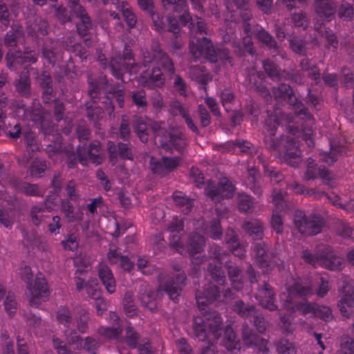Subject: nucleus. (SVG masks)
<instances>
[{"mask_svg":"<svg viewBox=\"0 0 354 354\" xmlns=\"http://www.w3.org/2000/svg\"><path fill=\"white\" fill-rule=\"evenodd\" d=\"M140 65L145 69L140 73L137 81L148 89L162 88L165 85V76L162 69L168 77H171L176 71L174 62L157 40L151 41L149 49L142 50Z\"/></svg>","mask_w":354,"mask_h":354,"instance_id":"1","label":"nucleus"},{"mask_svg":"<svg viewBox=\"0 0 354 354\" xmlns=\"http://www.w3.org/2000/svg\"><path fill=\"white\" fill-rule=\"evenodd\" d=\"M279 121L276 115H268L265 120L263 133V145L270 151L281 155L283 162L292 167H298L300 162V151L297 142L292 137L281 136L275 138Z\"/></svg>","mask_w":354,"mask_h":354,"instance_id":"2","label":"nucleus"},{"mask_svg":"<svg viewBox=\"0 0 354 354\" xmlns=\"http://www.w3.org/2000/svg\"><path fill=\"white\" fill-rule=\"evenodd\" d=\"M287 293H283L281 296V300L283 301V306L286 308L293 311L299 310L304 314L311 312L314 313L315 307L310 304L297 301V297L306 300L308 297L313 294L311 282L308 279H297L287 288Z\"/></svg>","mask_w":354,"mask_h":354,"instance_id":"3","label":"nucleus"},{"mask_svg":"<svg viewBox=\"0 0 354 354\" xmlns=\"http://www.w3.org/2000/svg\"><path fill=\"white\" fill-rule=\"evenodd\" d=\"M109 68L115 78L127 83L131 80V75L139 72L140 65L136 62L131 46L125 44L122 53L111 58Z\"/></svg>","mask_w":354,"mask_h":354,"instance_id":"4","label":"nucleus"},{"mask_svg":"<svg viewBox=\"0 0 354 354\" xmlns=\"http://www.w3.org/2000/svg\"><path fill=\"white\" fill-rule=\"evenodd\" d=\"M192 328L194 335L199 341L205 342L212 335L214 339L220 338L223 331V319L216 311L194 317Z\"/></svg>","mask_w":354,"mask_h":354,"instance_id":"5","label":"nucleus"},{"mask_svg":"<svg viewBox=\"0 0 354 354\" xmlns=\"http://www.w3.org/2000/svg\"><path fill=\"white\" fill-rule=\"evenodd\" d=\"M152 129L160 147L165 151L173 152V149H175L182 154L184 153L188 145V140L184 133L174 129H167L159 122H155Z\"/></svg>","mask_w":354,"mask_h":354,"instance_id":"6","label":"nucleus"},{"mask_svg":"<svg viewBox=\"0 0 354 354\" xmlns=\"http://www.w3.org/2000/svg\"><path fill=\"white\" fill-rule=\"evenodd\" d=\"M21 274L29 290V305L33 308H39L43 302L48 299L50 295L46 279L40 274L36 277L32 284V273L29 266H25L21 270Z\"/></svg>","mask_w":354,"mask_h":354,"instance_id":"7","label":"nucleus"},{"mask_svg":"<svg viewBox=\"0 0 354 354\" xmlns=\"http://www.w3.org/2000/svg\"><path fill=\"white\" fill-rule=\"evenodd\" d=\"M162 2L166 9H169L171 6L174 12L180 14L179 20L183 26H187L192 29L196 25L201 34L207 33V25L204 20L197 16L193 18L190 15L186 0H162Z\"/></svg>","mask_w":354,"mask_h":354,"instance_id":"8","label":"nucleus"},{"mask_svg":"<svg viewBox=\"0 0 354 354\" xmlns=\"http://www.w3.org/2000/svg\"><path fill=\"white\" fill-rule=\"evenodd\" d=\"M293 223L298 231L305 235H316L321 232L325 224L322 216L311 214L306 216L301 210H296L294 214Z\"/></svg>","mask_w":354,"mask_h":354,"instance_id":"9","label":"nucleus"},{"mask_svg":"<svg viewBox=\"0 0 354 354\" xmlns=\"http://www.w3.org/2000/svg\"><path fill=\"white\" fill-rule=\"evenodd\" d=\"M173 270L174 273L163 285V290L169 299L176 303L181 295L183 288L186 285L187 276L180 265H174Z\"/></svg>","mask_w":354,"mask_h":354,"instance_id":"10","label":"nucleus"},{"mask_svg":"<svg viewBox=\"0 0 354 354\" xmlns=\"http://www.w3.org/2000/svg\"><path fill=\"white\" fill-rule=\"evenodd\" d=\"M235 186L226 177L220 179L216 185L212 181H208L205 188V193L212 201L217 203L224 198H231L235 192Z\"/></svg>","mask_w":354,"mask_h":354,"instance_id":"11","label":"nucleus"},{"mask_svg":"<svg viewBox=\"0 0 354 354\" xmlns=\"http://www.w3.org/2000/svg\"><path fill=\"white\" fill-rule=\"evenodd\" d=\"M189 48L193 61L205 58L211 63H216V57L212 54L214 46L212 41L207 37L192 39L189 41Z\"/></svg>","mask_w":354,"mask_h":354,"instance_id":"12","label":"nucleus"},{"mask_svg":"<svg viewBox=\"0 0 354 354\" xmlns=\"http://www.w3.org/2000/svg\"><path fill=\"white\" fill-rule=\"evenodd\" d=\"M88 95L95 103H99L101 100V91L105 95L113 94L118 89L109 82L106 75L101 74L97 77L88 76Z\"/></svg>","mask_w":354,"mask_h":354,"instance_id":"13","label":"nucleus"},{"mask_svg":"<svg viewBox=\"0 0 354 354\" xmlns=\"http://www.w3.org/2000/svg\"><path fill=\"white\" fill-rule=\"evenodd\" d=\"M255 298L259 301V305L265 309L270 311H274L278 309L276 292L268 282L263 281L261 285L259 286Z\"/></svg>","mask_w":354,"mask_h":354,"instance_id":"14","label":"nucleus"},{"mask_svg":"<svg viewBox=\"0 0 354 354\" xmlns=\"http://www.w3.org/2000/svg\"><path fill=\"white\" fill-rule=\"evenodd\" d=\"M102 147L98 140H94L89 145L88 149L86 145H80L77 147L79 162L82 165H86L88 159L96 165H100L102 161V156L101 154Z\"/></svg>","mask_w":354,"mask_h":354,"instance_id":"15","label":"nucleus"},{"mask_svg":"<svg viewBox=\"0 0 354 354\" xmlns=\"http://www.w3.org/2000/svg\"><path fill=\"white\" fill-rule=\"evenodd\" d=\"M318 254L320 265L330 270H340L343 264V259L337 255L330 245H321L318 246Z\"/></svg>","mask_w":354,"mask_h":354,"instance_id":"16","label":"nucleus"},{"mask_svg":"<svg viewBox=\"0 0 354 354\" xmlns=\"http://www.w3.org/2000/svg\"><path fill=\"white\" fill-rule=\"evenodd\" d=\"M241 334L243 342L247 346L255 348L263 353L269 352L268 341L256 334L246 322L242 325Z\"/></svg>","mask_w":354,"mask_h":354,"instance_id":"17","label":"nucleus"},{"mask_svg":"<svg viewBox=\"0 0 354 354\" xmlns=\"http://www.w3.org/2000/svg\"><path fill=\"white\" fill-rule=\"evenodd\" d=\"M252 250L257 263L263 268L269 266L270 262L275 257L270 245L266 241H259L254 242Z\"/></svg>","mask_w":354,"mask_h":354,"instance_id":"18","label":"nucleus"},{"mask_svg":"<svg viewBox=\"0 0 354 354\" xmlns=\"http://www.w3.org/2000/svg\"><path fill=\"white\" fill-rule=\"evenodd\" d=\"M196 303L199 308L205 310V306L208 303H212L220 300V288L212 283H209L205 286L204 290L201 291L197 290L195 295Z\"/></svg>","mask_w":354,"mask_h":354,"instance_id":"19","label":"nucleus"},{"mask_svg":"<svg viewBox=\"0 0 354 354\" xmlns=\"http://www.w3.org/2000/svg\"><path fill=\"white\" fill-rule=\"evenodd\" d=\"M232 288L236 290H241L243 287V268L232 259H228L223 263Z\"/></svg>","mask_w":354,"mask_h":354,"instance_id":"20","label":"nucleus"},{"mask_svg":"<svg viewBox=\"0 0 354 354\" xmlns=\"http://www.w3.org/2000/svg\"><path fill=\"white\" fill-rule=\"evenodd\" d=\"M128 142H119L117 145L111 141L108 142L107 150L111 160L117 159L119 156L122 160L133 159V146Z\"/></svg>","mask_w":354,"mask_h":354,"instance_id":"21","label":"nucleus"},{"mask_svg":"<svg viewBox=\"0 0 354 354\" xmlns=\"http://www.w3.org/2000/svg\"><path fill=\"white\" fill-rule=\"evenodd\" d=\"M78 21L75 24V28L78 35L83 39V41L86 44L87 47L91 48L93 46V41L90 37L91 31L93 29V24L91 17L88 13L82 15V17H75Z\"/></svg>","mask_w":354,"mask_h":354,"instance_id":"22","label":"nucleus"},{"mask_svg":"<svg viewBox=\"0 0 354 354\" xmlns=\"http://www.w3.org/2000/svg\"><path fill=\"white\" fill-rule=\"evenodd\" d=\"M179 162L180 158L178 157L163 156L160 160L151 162V170L154 174L165 176L176 169Z\"/></svg>","mask_w":354,"mask_h":354,"instance_id":"23","label":"nucleus"},{"mask_svg":"<svg viewBox=\"0 0 354 354\" xmlns=\"http://www.w3.org/2000/svg\"><path fill=\"white\" fill-rule=\"evenodd\" d=\"M242 228L246 234L254 241L263 240L264 237V225L257 218H251L242 223Z\"/></svg>","mask_w":354,"mask_h":354,"instance_id":"24","label":"nucleus"},{"mask_svg":"<svg viewBox=\"0 0 354 354\" xmlns=\"http://www.w3.org/2000/svg\"><path fill=\"white\" fill-rule=\"evenodd\" d=\"M315 10L322 21H330L336 12V5L331 0H315Z\"/></svg>","mask_w":354,"mask_h":354,"instance_id":"25","label":"nucleus"},{"mask_svg":"<svg viewBox=\"0 0 354 354\" xmlns=\"http://www.w3.org/2000/svg\"><path fill=\"white\" fill-rule=\"evenodd\" d=\"M254 35L259 42L262 44L263 48L270 51L273 56L279 53V45L268 31L262 27H259L256 29Z\"/></svg>","mask_w":354,"mask_h":354,"instance_id":"26","label":"nucleus"},{"mask_svg":"<svg viewBox=\"0 0 354 354\" xmlns=\"http://www.w3.org/2000/svg\"><path fill=\"white\" fill-rule=\"evenodd\" d=\"M337 307L342 316L349 318L353 315V308H354V295L353 291L346 290L344 288L342 295L338 301Z\"/></svg>","mask_w":354,"mask_h":354,"instance_id":"27","label":"nucleus"},{"mask_svg":"<svg viewBox=\"0 0 354 354\" xmlns=\"http://www.w3.org/2000/svg\"><path fill=\"white\" fill-rule=\"evenodd\" d=\"M15 87L20 96L25 98L31 96V80L28 71L20 73L19 77L15 81Z\"/></svg>","mask_w":354,"mask_h":354,"instance_id":"28","label":"nucleus"},{"mask_svg":"<svg viewBox=\"0 0 354 354\" xmlns=\"http://www.w3.org/2000/svg\"><path fill=\"white\" fill-rule=\"evenodd\" d=\"M156 295L157 293L152 290H148L146 286L140 287L139 290V298L142 305L151 312L156 310Z\"/></svg>","mask_w":354,"mask_h":354,"instance_id":"29","label":"nucleus"},{"mask_svg":"<svg viewBox=\"0 0 354 354\" xmlns=\"http://www.w3.org/2000/svg\"><path fill=\"white\" fill-rule=\"evenodd\" d=\"M223 346L231 353L236 354L240 351L241 343L233 329L227 326L224 330Z\"/></svg>","mask_w":354,"mask_h":354,"instance_id":"30","label":"nucleus"},{"mask_svg":"<svg viewBox=\"0 0 354 354\" xmlns=\"http://www.w3.org/2000/svg\"><path fill=\"white\" fill-rule=\"evenodd\" d=\"M43 146L45 151L51 155L59 154L62 151V137L59 133L44 138Z\"/></svg>","mask_w":354,"mask_h":354,"instance_id":"31","label":"nucleus"},{"mask_svg":"<svg viewBox=\"0 0 354 354\" xmlns=\"http://www.w3.org/2000/svg\"><path fill=\"white\" fill-rule=\"evenodd\" d=\"M207 277L219 286H224L226 283V276L221 264L209 263L207 267Z\"/></svg>","mask_w":354,"mask_h":354,"instance_id":"32","label":"nucleus"},{"mask_svg":"<svg viewBox=\"0 0 354 354\" xmlns=\"http://www.w3.org/2000/svg\"><path fill=\"white\" fill-rule=\"evenodd\" d=\"M232 310L240 317L251 319L258 309L253 304H246L242 300H237L234 302Z\"/></svg>","mask_w":354,"mask_h":354,"instance_id":"33","label":"nucleus"},{"mask_svg":"<svg viewBox=\"0 0 354 354\" xmlns=\"http://www.w3.org/2000/svg\"><path fill=\"white\" fill-rule=\"evenodd\" d=\"M98 275L106 291L110 294L113 293L116 283L111 270L106 266H102L99 269Z\"/></svg>","mask_w":354,"mask_h":354,"instance_id":"34","label":"nucleus"},{"mask_svg":"<svg viewBox=\"0 0 354 354\" xmlns=\"http://www.w3.org/2000/svg\"><path fill=\"white\" fill-rule=\"evenodd\" d=\"M94 102L92 99L85 102L86 115L90 121L93 122L94 127L99 125L98 120L102 118L103 109Z\"/></svg>","mask_w":354,"mask_h":354,"instance_id":"35","label":"nucleus"},{"mask_svg":"<svg viewBox=\"0 0 354 354\" xmlns=\"http://www.w3.org/2000/svg\"><path fill=\"white\" fill-rule=\"evenodd\" d=\"M42 55L49 64L54 66L59 57L57 42L52 39L45 42L42 46Z\"/></svg>","mask_w":354,"mask_h":354,"instance_id":"36","label":"nucleus"},{"mask_svg":"<svg viewBox=\"0 0 354 354\" xmlns=\"http://www.w3.org/2000/svg\"><path fill=\"white\" fill-rule=\"evenodd\" d=\"M132 103L137 107L139 112L147 111L149 103L147 100V93L144 89L133 91L130 93Z\"/></svg>","mask_w":354,"mask_h":354,"instance_id":"37","label":"nucleus"},{"mask_svg":"<svg viewBox=\"0 0 354 354\" xmlns=\"http://www.w3.org/2000/svg\"><path fill=\"white\" fill-rule=\"evenodd\" d=\"M28 28V34L32 37H37L38 35L45 36L48 33V21L41 17H35Z\"/></svg>","mask_w":354,"mask_h":354,"instance_id":"38","label":"nucleus"},{"mask_svg":"<svg viewBox=\"0 0 354 354\" xmlns=\"http://www.w3.org/2000/svg\"><path fill=\"white\" fill-rule=\"evenodd\" d=\"M205 239L203 236L194 233L189 236L187 242V250L189 254L194 257V254L201 253L203 250Z\"/></svg>","mask_w":354,"mask_h":354,"instance_id":"39","label":"nucleus"},{"mask_svg":"<svg viewBox=\"0 0 354 354\" xmlns=\"http://www.w3.org/2000/svg\"><path fill=\"white\" fill-rule=\"evenodd\" d=\"M32 120L35 121H39L40 129L44 135V138L55 135L57 133V128L53 121L46 119L43 115L39 114L32 116Z\"/></svg>","mask_w":354,"mask_h":354,"instance_id":"40","label":"nucleus"},{"mask_svg":"<svg viewBox=\"0 0 354 354\" xmlns=\"http://www.w3.org/2000/svg\"><path fill=\"white\" fill-rule=\"evenodd\" d=\"M315 29L319 34L326 39L328 48H333L337 49L338 47V40L335 34L329 28L322 27V24H315Z\"/></svg>","mask_w":354,"mask_h":354,"instance_id":"41","label":"nucleus"},{"mask_svg":"<svg viewBox=\"0 0 354 354\" xmlns=\"http://www.w3.org/2000/svg\"><path fill=\"white\" fill-rule=\"evenodd\" d=\"M282 75V80L289 81L297 85H303L305 83L306 77L299 69L283 70Z\"/></svg>","mask_w":354,"mask_h":354,"instance_id":"42","label":"nucleus"},{"mask_svg":"<svg viewBox=\"0 0 354 354\" xmlns=\"http://www.w3.org/2000/svg\"><path fill=\"white\" fill-rule=\"evenodd\" d=\"M263 68L267 75L272 80L281 81L283 71L279 66L270 59L263 61Z\"/></svg>","mask_w":354,"mask_h":354,"instance_id":"43","label":"nucleus"},{"mask_svg":"<svg viewBox=\"0 0 354 354\" xmlns=\"http://www.w3.org/2000/svg\"><path fill=\"white\" fill-rule=\"evenodd\" d=\"M72 201L63 199L61 202V211L64 214L68 222H75L81 219V216L75 212Z\"/></svg>","mask_w":354,"mask_h":354,"instance_id":"44","label":"nucleus"},{"mask_svg":"<svg viewBox=\"0 0 354 354\" xmlns=\"http://www.w3.org/2000/svg\"><path fill=\"white\" fill-rule=\"evenodd\" d=\"M133 129L142 142H147L149 133L146 123L140 118L136 117L133 120Z\"/></svg>","mask_w":354,"mask_h":354,"instance_id":"45","label":"nucleus"},{"mask_svg":"<svg viewBox=\"0 0 354 354\" xmlns=\"http://www.w3.org/2000/svg\"><path fill=\"white\" fill-rule=\"evenodd\" d=\"M263 167L265 176L269 178L272 183L277 184L284 180V175L279 169L265 162H263Z\"/></svg>","mask_w":354,"mask_h":354,"instance_id":"46","label":"nucleus"},{"mask_svg":"<svg viewBox=\"0 0 354 354\" xmlns=\"http://www.w3.org/2000/svg\"><path fill=\"white\" fill-rule=\"evenodd\" d=\"M346 152V149L342 145H337L335 143L330 144V151L323 156V160L328 165H332L337 160V155H342Z\"/></svg>","mask_w":354,"mask_h":354,"instance_id":"47","label":"nucleus"},{"mask_svg":"<svg viewBox=\"0 0 354 354\" xmlns=\"http://www.w3.org/2000/svg\"><path fill=\"white\" fill-rule=\"evenodd\" d=\"M18 189L30 196H42L43 193L37 184H31L26 182H19L16 185Z\"/></svg>","mask_w":354,"mask_h":354,"instance_id":"48","label":"nucleus"},{"mask_svg":"<svg viewBox=\"0 0 354 354\" xmlns=\"http://www.w3.org/2000/svg\"><path fill=\"white\" fill-rule=\"evenodd\" d=\"M289 47L295 53L305 56L306 55L307 48L306 42L304 39L297 36H293L288 39Z\"/></svg>","mask_w":354,"mask_h":354,"instance_id":"49","label":"nucleus"},{"mask_svg":"<svg viewBox=\"0 0 354 354\" xmlns=\"http://www.w3.org/2000/svg\"><path fill=\"white\" fill-rule=\"evenodd\" d=\"M131 123L128 117L125 115L122 116L121 122L118 129V137L124 142L129 141L131 137Z\"/></svg>","mask_w":354,"mask_h":354,"instance_id":"50","label":"nucleus"},{"mask_svg":"<svg viewBox=\"0 0 354 354\" xmlns=\"http://www.w3.org/2000/svg\"><path fill=\"white\" fill-rule=\"evenodd\" d=\"M207 253L210 259L216 260L219 264H222L223 257L229 254V252L216 243L209 246Z\"/></svg>","mask_w":354,"mask_h":354,"instance_id":"51","label":"nucleus"},{"mask_svg":"<svg viewBox=\"0 0 354 354\" xmlns=\"http://www.w3.org/2000/svg\"><path fill=\"white\" fill-rule=\"evenodd\" d=\"M66 194L68 199L72 201L74 203H79L81 200V194L79 189H77V184L74 180H70L66 187Z\"/></svg>","mask_w":354,"mask_h":354,"instance_id":"52","label":"nucleus"},{"mask_svg":"<svg viewBox=\"0 0 354 354\" xmlns=\"http://www.w3.org/2000/svg\"><path fill=\"white\" fill-rule=\"evenodd\" d=\"M213 55L216 57V62L218 61L221 62L223 64H229L233 66V57L230 55V50L226 48H214Z\"/></svg>","mask_w":354,"mask_h":354,"instance_id":"53","label":"nucleus"},{"mask_svg":"<svg viewBox=\"0 0 354 354\" xmlns=\"http://www.w3.org/2000/svg\"><path fill=\"white\" fill-rule=\"evenodd\" d=\"M89 314L84 310L79 311L76 317L77 329L81 333H85L88 328Z\"/></svg>","mask_w":354,"mask_h":354,"instance_id":"54","label":"nucleus"},{"mask_svg":"<svg viewBox=\"0 0 354 354\" xmlns=\"http://www.w3.org/2000/svg\"><path fill=\"white\" fill-rule=\"evenodd\" d=\"M23 30L21 27L17 28L15 30L8 31L3 38V44L6 47L15 48L17 46L18 36L21 35Z\"/></svg>","mask_w":354,"mask_h":354,"instance_id":"55","label":"nucleus"},{"mask_svg":"<svg viewBox=\"0 0 354 354\" xmlns=\"http://www.w3.org/2000/svg\"><path fill=\"white\" fill-rule=\"evenodd\" d=\"M88 47L84 42H79L75 46H73L68 52L73 54L75 56L78 57L82 62L86 61L88 57L90 55Z\"/></svg>","mask_w":354,"mask_h":354,"instance_id":"56","label":"nucleus"},{"mask_svg":"<svg viewBox=\"0 0 354 354\" xmlns=\"http://www.w3.org/2000/svg\"><path fill=\"white\" fill-rule=\"evenodd\" d=\"M22 58V53L21 51L16 50L12 52L11 50H9L5 57L6 62V66L10 71L16 70V64L21 62Z\"/></svg>","mask_w":354,"mask_h":354,"instance_id":"57","label":"nucleus"},{"mask_svg":"<svg viewBox=\"0 0 354 354\" xmlns=\"http://www.w3.org/2000/svg\"><path fill=\"white\" fill-rule=\"evenodd\" d=\"M57 319L60 324L68 327L72 323L73 317L71 310L66 307H60L57 312Z\"/></svg>","mask_w":354,"mask_h":354,"instance_id":"58","label":"nucleus"},{"mask_svg":"<svg viewBox=\"0 0 354 354\" xmlns=\"http://www.w3.org/2000/svg\"><path fill=\"white\" fill-rule=\"evenodd\" d=\"M45 207L36 205L30 209V218L32 223L37 226L39 225L44 218Z\"/></svg>","mask_w":354,"mask_h":354,"instance_id":"59","label":"nucleus"},{"mask_svg":"<svg viewBox=\"0 0 354 354\" xmlns=\"http://www.w3.org/2000/svg\"><path fill=\"white\" fill-rule=\"evenodd\" d=\"M277 351L279 354H295V348L288 339H280L276 344Z\"/></svg>","mask_w":354,"mask_h":354,"instance_id":"60","label":"nucleus"},{"mask_svg":"<svg viewBox=\"0 0 354 354\" xmlns=\"http://www.w3.org/2000/svg\"><path fill=\"white\" fill-rule=\"evenodd\" d=\"M253 318V325L259 333H264L267 329L268 322L265 319L263 315L257 310L256 313L252 317Z\"/></svg>","mask_w":354,"mask_h":354,"instance_id":"61","label":"nucleus"},{"mask_svg":"<svg viewBox=\"0 0 354 354\" xmlns=\"http://www.w3.org/2000/svg\"><path fill=\"white\" fill-rule=\"evenodd\" d=\"M292 88L287 84H280L279 86L272 88V94L277 99H286V97L292 94Z\"/></svg>","mask_w":354,"mask_h":354,"instance_id":"62","label":"nucleus"},{"mask_svg":"<svg viewBox=\"0 0 354 354\" xmlns=\"http://www.w3.org/2000/svg\"><path fill=\"white\" fill-rule=\"evenodd\" d=\"M100 344L101 343L97 339L87 337L82 343V348H84L90 354H97Z\"/></svg>","mask_w":354,"mask_h":354,"instance_id":"63","label":"nucleus"},{"mask_svg":"<svg viewBox=\"0 0 354 354\" xmlns=\"http://www.w3.org/2000/svg\"><path fill=\"white\" fill-rule=\"evenodd\" d=\"M339 354H354V339L348 335L341 338Z\"/></svg>","mask_w":354,"mask_h":354,"instance_id":"64","label":"nucleus"}]
</instances>
